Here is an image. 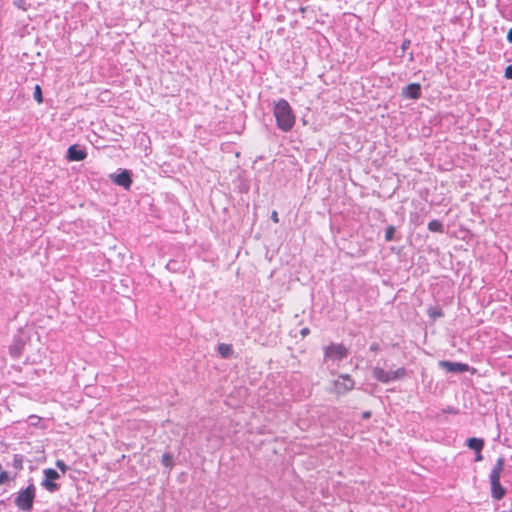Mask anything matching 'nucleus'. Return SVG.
Masks as SVG:
<instances>
[{"instance_id": "obj_1", "label": "nucleus", "mask_w": 512, "mask_h": 512, "mask_svg": "<svg viewBox=\"0 0 512 512\" xmlns=\"http://www.w3.org/2000/svg\"><path fill=\"white\" fill-rule=\"evenodd\" d=\"M273 114L276 119L277 127L283 131H290L295 125V115L294 112L285 99H279L274 103Z\"/></svg>"}, {"instance_id": "obj_2", "label": "nucleus", "mask_w": 512, "mask_h": 512, "mask_svg": "<svg viewBox=\"0 0 512 512\" xmlns=\"http://www.w3.org/2000/svg\"><path fill=\"white\" fill-rule=\"evenodd\" d=\"M35 495L36 487L33 483H31L25 489H21L16 494L14 503L20 511L29 512L33 508Z\"/></svg>"}, {"instance_id": "obj_3", "label": "nucleus", "mask_w": 512, "mask_h": 512, "mask_svg": "<svg viewBox=\"0 0 512 512\" xmlns=\"http://www.w3.org/2000/svg\"><path fill=\"white\" fill-rule=\"evenodd\" d=\"M348 356V349L343 344H330L324 348L325 359L341 361Z\"/></svg>"}, {"instance_id": "obj_4", "label": "nucleus", "mask_w": 512, "mask_h": 512, "mask_svg": "<svg viewBox=\"0 0 512 512\" xmlns=\"http://www.w3.org/2000/svg\"><path fill=\"white\" fill-rule=\"evenodd\" d=\"M43 474L44 479L41 482V486L50 493L58 491L60 486L55 480L60 477L59 473L52 468H47L43 470Z\"/></svg>"}, {"instance_id": "obj_5", "label": "nucleus", "mask_w": 512, "mask_h": 512, "mask_svg": "<svg viewBox=\"0 0 512 512\" xmlns=\"http://www.w3.org/2000/svg\"><path fill=\"white\" fill-rule=\"evenodd\" d=\"M333 384L334 392L338 395H342L351 391L355 386V382L349 374H341L338 379L333 382Z\"/></svg>"}, {"instance_id": "obj_6", "label": "nucleus", "mask_w": 512, "mask_h": 512, "mask_svg": "<svg viewBox=\"0 0 512 512\" xmlns=\"http://www.w3.org/2000/svg\"><path fill=\"white\" fill-rule=\"evenodd\" d=\"M439 366L451 373H463L469 370V366L465 363L451 362V361H440Z\"/></svg>"}, {"instance_id": "obj_7", "label": "nucleus", "mask_w": 512, "mask_h": 512, "mask_svg": "<svg viewBox=\"0 0 512 512\" xmlns=\"http://www.w3.org/2000/svg\"><path fill=\"white\" fill-rule=\"evenodd\" d=\"M402 96L407 99H419L421 97V85L411 83L402 89Z\"/></svg>"}, {"instance_id": "obj_8", "label": "nucleus", "mask_w": 512, "mask_h": 512, "mask_svg": "<svg viewBox=\"0 0 512 512\" xmlns=\"http://www.w3.org/2000/svg\"><path fill=\"white\" fill-rule=\"evenodd\" d=\"M491 485V496L495 500H501L505 494L506 489L501 485L500 479H489Z\"/></svg>"}, {"instance_id": "obj_9", "label": "nucleus", "mask_w": 512, "mask_h": 512, "mask_svg": "<svg viewBox=\"0 0 512 512\" xmlns=\"http://www.w3.org/2000/svg\"><path fill=\"white\" fill-rule=\"evenodd\" d=\"M86 156L85 150L79 149L77 145H71L67 150V159L69 161H82Z\"/></svg>"}, {"instance_id": "obj_10", "label": "nucleus", "mask_w": 512, "mask_h": 512, "mask_svg": "<svg viewBox=\"0 0 512 512\" xmlns=\"http://www.w3.org/2000/svg\"><path fill=\"white\" fill-rule=\"evenodd\" d=\"M112 179L115 184L122 186L125 189H129L132 184L130 173L127 170H124L121 173L112 176Z\"/></svg>"}, {"instance_id": "obj_11", "label": "nucleus", "mask_w": 512, "mask_h": 512, "mask_svg": "<svg viewBox=\"0 0 512 512\" xmlns=\"http://www.w3.org/2000/svg\"><path fill=\"white\" fill-rule=\"evenodd\" d=\"M373 377L381 383H389L393 381L391 371H385L380 367H374L372 371Z\"/></svg>"}, {"instance_id": "obj_12", "label": "nucleus", "mask_w": 512, "mask_h": 512, "mask_svg": "<svg viewBox=\"0 0 512 512\" xmlns=\"http://www.w3.org/2000/svg\"><path fill=\"white\" fill-rule=\"evenodd\" d=\"M24 348V342L21 338H15L13 343L9 347L10 355L13 358H19L22 355V351Z\"/></svg>"}, {"instance_id": "obj_13", "label": "nucleus", "mask_w": 512, "mask_h": 512, "mask_svg": "<svg viewBox=\"0 0 512 512\" xmlns=\"http://www.w3.org/2000/svg\"><path fill=\"white\" fill-rule=\"evenodd\" d=\"M505 465V459L500 457L497 459L493 469L490 472L489 479H500Z\"/></svg>"}, {"instance_id": "obj_14", "label": "nucleus", "mask_w": 512, "mask_h": 512, "mask_svg": "<svg viewBox=\"0 0 512 512\" xmlns=\"http://www.w3.org/2000/svg\"><path fill=\"white\" fill-rule=\"evenodd\" d=\"M467 446L475 452H481L484 447V440L476 437L469 438Z\"/></svg>"}, {"instance_id": "obj_15", "label": "nucleus", "mask_w": 512, "mask_h": 512, "mask_svg": "<svg viewBox=\"0 0 512 512\" xmlns=\"http://www.w3.org/2000/svg\"><path fill=\"white\" fill-rule=\"evenodd\" d=\"M217 350L223 358H228L233 353L231 345L225 343L219 344Z\"/></svg>"}, {"instance_id": "obj_16", "label": "nucleus", "mask_w": 512, "mask_h": 512, "mask_svg": "<svg viewBox=\"0 0 512 512\" xmlns=\"http://www.w3.org/2000/svg\"><path fill=\"white\" fill-rule=\"evenodd\" d=\"M428 229L432 232H441L443 229V225L438 220H432L428 223Z\"/></svg>"}, {"instance_id": "obj_17", "label": "nucleus", "mask_w": 512, "mask_h": 512, "mask_svg": "<svg viewBox=\"0 0 512 512\" xmlns=\"http://www.w3.org/2000/svg\"><path fill=\"white\" fill-rule=\"evenodd\" d=\"M161 462L163 466L171 469L173 467V456L170 453H165L162 455Z\"/></svg>"}, {"instance_id": "obj_18", "label": "nucleus", "mask_w": 512, "mask_h": 512, "mask_svg": "<svg viewBox=\"0 0 512 512\" xmlns=\"http://www.w3.org/2000/svg\"><path fill=\"white\" fill-rule=\"evenodd\" d=\"M12 465L14 468L21 470L23 468V457L22 455L15 454L13 457Z\"/></svg>"}, {"instance_id": "obj_19", "label": "nucleus", "mask_w": 512, "mask_h": 512, "mask_svg": "<svg viewBox=\"0 0 512 512\" xmlns=\"http://www.w3.org/2000/svg\"><path fill=\"white\" fill-rule=\"evenodd\" d=\"M391 373H392V377H393V381H394V380L404 378L406 375V370H405V368L401 367L395 371H391Z\"/></svg>"}, {"instance_id": "obj_20", "label": "nucleus", "mask_w": 512, "mask_h": 512, "mask_svg": "<svg viewBox=\"0 0 512 512\" xmlns=\"http://www.w3.org/2000/svg\"><path fill=\"white\" fill-rule=\"evenodd\" d=\"M34 99L40 104L43 102L42 90L39 85H36L34 88Z\"/></svg>"}, {"instance_id": "obj_21", "label": "nucleus", "mask_w": 512, "mask_h": 512, "mask_svg": "<svg viewBox=\"0 0 512 512\" xmlns=\"http://www.w3.org/2000/svg\"><path fill=\"white\" fill-rule=\"evenodd\" d=\"M395 234V227L394 226H388L385 231V240L386 241H392Z\"/></svg>"}, {"instance_id": "obj_22", "label": "nucleus", "mask_w": 512, "mask_h": 512, "mask_svg": "<svg viewBox=\"0 0 512 512\" xmlns=\"http://www.w3.org/2000/svg\"><path fill=\"white\" fill-rule=\"evenodd\" d=\"M56 466H57V468H59L61 470V472L63 474H65L66 471L68 470V466L65 464V462L63 460H57Z\"/></svg>"}, {"instance_id": "obj_23", "label": "nucleus", "mask_w": 512, "mask_h": 512, "mask_svg": "<svg viewBox=\"0 0 512 512\" xmlns=\"http://www.w3.org/2000/svg\"><path fill=\"white\" fill-rule=\"evenodd\" d=\"M505 77L512 80V64L508 65L505 69Z\"/></svg>"}, {"instance_id": "obj_24", "label": "nucleus", "mask_w": 512, "mask_h": 512, "mask_svg": "<svg viewBox=\"0 0 512 512\" xmlns=\"http://www.w3.org/2000/svg\"><path fill=\"white\" fill-rule=\"evenodd\" d=\"M379 349H380V345L378 343H376V342H374V343H372L370 345V350L371 351L377 352Z\"/></svg>"}, {"instance_id": "obj_25", "label": "nucleus", "mask_w": 512, "mask_h": 512, "mask_svg": "<svg viewBox=\"0 0 512 512\" xmlns=\"http://www.w3.org/2000/svg\"><path fill=\"white\" fill-rule=\"evenodd\" d=\"M271 219L273 220V222L275 223H278L279 222V218H278V213L276 211H273L272 214H271Z\"/></svg>"}, {"instance_id": "obj_26", "label": "nucleus", "mask_w": 512, "mask_h": 512, "mask_svg": "<svg viewBox=\"0 0 512 512\" xmlns=\"http://www.w3.org/2000/svg\"><path fill=\"white\" fill-rule=\"evenodd\" d=\"M441 315H442V313L440 311H433V312L430 313V316L433 317V318L439 317Z\"/></svg>"}, {"instance_id": "obj_27", "label": "nucleus", "mask_w": 512, "mask_h": 512, "mask_svg": "<svg viewBox=\"0 0 512 512\" xmlns=\"http://www.w3.org/2000/svg\"><path fill=\"white\" fill-rule=\"evenodd\" d=\"M483 459V456L481 452H476L475 461H481Z\"/></svg>"}, {"instance_id": "obj_28", "label": "nucleus", "mask_w": 512, "mask_h": 512, "mask_svg": "<svg viewBox=\"0 0 512 512\" xmlns=\"http://www.w3.org/2000/svg\"><path fill=\"white\" fill-rule=\"evenodd\" d=\"M507 40L512 43V28L507 33Z\"/></svg>"}, {"instance_id": "obj_29", "label": "nucleus", "mask_w": 512, "mask_h": 512, "mask_svg": "<svg viewBox=\"0 0 512 512\" xmlns=\"http://www.w3.org/2000/svg\"><path fill=\"white\" fill-rule=\"evenodd\" d=\"M308 333H309V329H308V328H303V329L301 330V334H302L303 336H306Z\"/></svg>"}, {"instance_id": "obj_30", "label": "nucleus", "mask_w": 512, "mask_h": 512, "mask_svg": "<svg viewBox=\"0 0 512 512\" xmlns=\"http://www.w3.org/2000/svg\"><path fill=\"white\" fill-rule=\"evenodd\" d=\"M363 417L364 418H369L370 417V412H364L363 413Z\"/></svg>"}, {"instance_id": "obj_31", "label": "nucleus", "mask_w": 512, "mask_h": 512, "mask_svg": "<svg viewBox=\"0 0 512 512\" xmlns=\"http://www.w3.org/2000/svg\"><path fill=\"white\" fill-rule=\"evenodd\" d=\"M502 512H508V511H502Z\"/></svg>"}]
</instances>
